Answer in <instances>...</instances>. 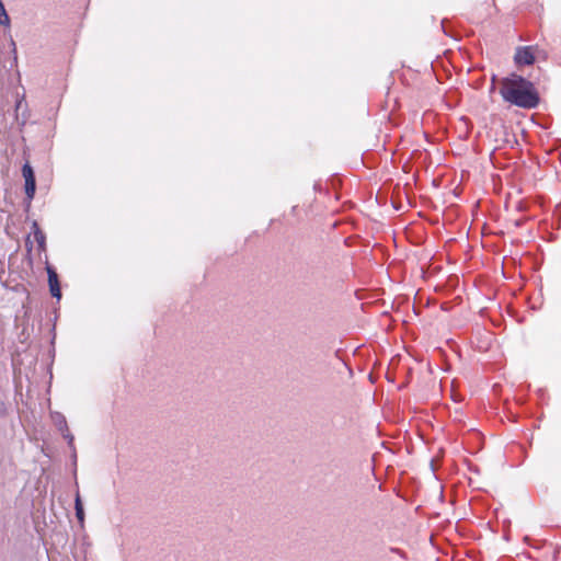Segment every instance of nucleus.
Returning <instances> with one entry per match:
<instances>
[{"instance_id": "0eeeda50", "label": "nucleus", "mask_w": 561, "mask_h": 561, "mask_svg": "<svg viewBox=\"0 0 561 561\" xmlns=\"http://www.w3.org/2000/svg\"><path fill=\"white\" fill-rule=\"evenodd\" d=\"M0 25L10 26V16L7 13L2 0H0Z\"/></svg>"}, {"instance_id": "423d86ee", "label": "nucleus", "mask_w": 561, "mask_h": 561, "mask_svg": "<svg viewBox=\"0 0 561 561\" xmlns=\"http://www.w3.org/2000/svg\"><path fill=\"white\" fill-rule=\"evenodd\" d=\"M75 510H76V516H77L78 520L82 523L84 520V511H83V505H82L79 493H77V495H76Z\"/></svg>"}, {"instance_id": "f8f14e48", "label": "nucleus", "mask_w": 561, "mask_h": 561, "mask_svg": "<svg viewBox=\"0 0 561 561\" xmlns=\"http://www.w3.org/2000/svg\"><path fill=\"white\" fill-rule=\"evenodd\" d=\"M23 102H24V96H22L20 100L16 101V104H15L16 112L21 108Z\"/></svg>"}, {"instance_id": "39448f33", "label": "nucleus", "mask_w": 561, "mask_h": 561, "mask_svg": "<svg viewBox=\"0 0 561 561\" xmlns=\"http://www.w3.org/2000/svg\"><path fill=\"white\" fill-rule=\"evenodd\" d=\"M33 233H34V239L37 242L39 249H44L46 237H45V233L39 229V227L36 222L33 224Z\"/></svg>"}, {"instance_id": "f03ea898", "label": "nucleus", "mask_w": 561, "mask_h": 561, "mask_svg": "<svg viewBox=\"0 0 561 561\" xmlns=\"http://www.w3.org/2000/svg\"><path fill=\"white\" fill-rule=\"evenodd\" d=\"M22 175L24 178V190L26 198L31 202L35 196L36 179L32 165L25 162L22 167Z\"/></svg>"}, {"instance_id": "6e6552de", "label": "nucleus", "mask_w": 561, "mask_h": 561, "mask_svg": "<svg viewBox=\"0 0 561 561\" xmlns=\"http://www.w3.org/2000/svg\"><path fill=\"white\" fill-rule=\"evenodd\" d=\"M48 284H49V291H50L51 296L59 300L61 298L60 283H48Z\"/></svg>"}, {"instance_id": "f257e3e1", "label": "nucleus", "mask_w": 561, "mask_h": 561, "mask_svg": "<svg viewBox=\"0 0 561 561\" xmlns=\"http://www.w3.org/2000/svg\"><path fill=\"white\" fill-rule=\"evenodd\" d=\"M500 94L505 102L526 110L536 108L540 102L534 83L515 72L501 79Z\"/></svg>"}, {"instance_id": "1a4fd4ad", "label": "nucleus", "mask_w": 561, "mask_h": 561, "mask_svg": "<svg viewBox=\"0 0 561 561\" xmlns=\"http://www.w3.org/2000/svg\"><path fill=\"white\" fill-rule=\"evenodd\" d=\"M47 280H59L58 274L51 266H47Z\"/></svg>"}, {"instance_id": "9d476101", "label": "nucleus", "mask_w": 561, "mask_h": 561, "mask_svg": "<svg viewBox=\"0 0 561 561\" xmlns=\"http://www.w3.org/2000/svg\"><path fill=\"white\" fill-rule=\"evenodd\" d=\"M497 82V76L496 75H493L491 77V87H490V92H494L495 91V84Z\"/></svg>"}, {"instance_id": "7ed1b4c3", "label": "nucleus", "mask_w": 561, "mask_h": 561, "mask_svg": "<svg viewBox=\"0 0 561 561\" xmlns=\"http://www.w3.org/2000/svg\"><path fill=\"white\" fill-rule=\"evenodd\" d=\"M514 61L518 66H529L535 62V56L530 46H523L516 49Z\"/></svg>"}, {"instance_id": "20e7f679", "label": "nucleus", "mask_w": 561, "mask_h": 561, "mask_svg": "<svg viewBox=\"0 0 561 561\" xmlns=\"http://www.w3.org/2000/svg\"><path fill=\"white\" fill-rule=\"evenodd\" d=\"M54 422L58 430L62 433V436L68 440V445L70 448H73V435L69 432L67 421L65 416L60 413H56L54 415Z\"/></svg>"}, {"instance_id": "ddd939ff", "label": "nucleus", "mask_w": 561, "mask_h": 561, "mask_svg": "<svg viewBox=\"0 0 561 561\" xmlns=\"http://www.w3.org/2000/svg\"><path fill=\"white\" fill-rule=\"evenodd\" d=\"M11 44L13 46V50L15 51V43L12 41Z\"/></svg>"}, {"instance_id": "9b49d317", "label": "nucleus", "mask_w": 561, "mask_h": 561, "mask_svg": "<svg viewBox=\"0 0 561 561\" xmlns=\"http://www.w3.org/2000/svg\"><path fill=\"white\" fill-rule=\"evenodd\" d=\"M390 551H391L392 553H396V554L400 556V557H401V558H403V559L405 558V553H404V551H402V550H401V549H399V548H394V547H393V548H391V549H390Z\"/></svg>"}]
</instances>
